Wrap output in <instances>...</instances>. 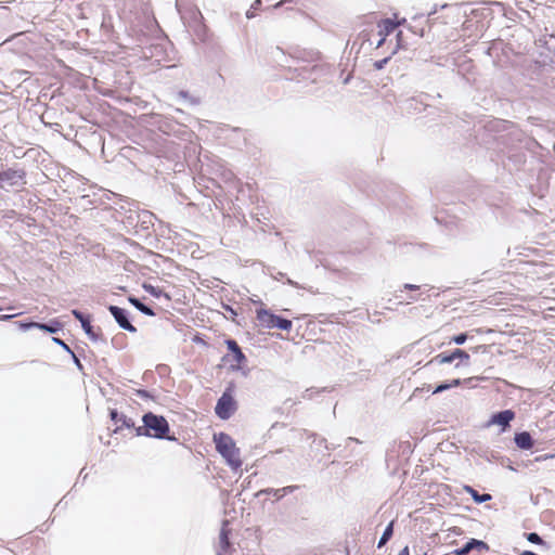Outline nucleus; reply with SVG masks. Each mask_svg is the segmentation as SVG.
Listing matches in <instances>:
<instances>
[{
    "mask_svg": "<svg viewBox=\"0 0 555 555\" xmlns=\"http://www.w3.org/2000/svg\"><path fill=\"white\" fill-rule=\"evenodd\" d=\"M214 442L216 444V450L232 469L236 470L241 468L243 465L241 451L230 435L225 433L215 434Z\"/></svg>",
    "mask_w": 555,
    "mask_h": 555,
    "instance_id": "1",
    "label": "nucleus"
},
{
    "mask_svg": "<svg viewBox=\"0 0 555 555\" xmlns=\"http://www.w3.org/2000/svg\"><path fill=\"white\" fill-rule=\"evenodd\" d=\"M142 421L143 426H140L135 429L137 436L145 435L157 439H176L175 437L168 436L170 427L167 420L164 416L149 412L143 415Z\"/></svg>",
    "mask_w": 555,
    "mask_h": 555,
    "instance_id": "2",
    "label": "nucleus"
},
{
    "mask_svg": "<svg viewBox=\"0 0 555 555\" xmlns=\"http://www.w3.org/2000/svg\"><path fill=\"white\" fill-rule=\"evenodd\" d=\"M235 384L229 383L224 392L217 401L215 412L221 420L230 418L237 410V402L234 399Z\"/></svg>",
    "mask_w": 555,
    "mask_h": 555,
    "instance_id": "3",
    "label": "nucleus"
},
{
    "mask_svg": "<svg viewBox=\"0 0 555 555\" xmlns=\"http://www.w3.org/2000/svg\"><path fill=\"white\" fill-rule=\"evenodd\" d=\"M256 318L260 326L269 330L280 328L283 331H289L293 325L291 320L283 319L262 308L256 311Z\"/></svg>",
    "mask_w": 555,
    "mask_h": 555,
    "instance_id": "4",
    "label": "nucleus"
},
{
    "mask_svg": "<svg viewBox=\"0 0 555 555\" xmlns=\"http://www.w3.org/2000/svg\"><path fill=\"white\" fill-rule=\"evenodd\" d=\"M26 172L22 168H7L0 170L1 189H18L26 184Z\"/></svg>",
    "mask_w": 555,
    "mask_h": 555,
    "instance_id": "5",
    "label": "nucleus"
},
{
    "mask_svg": "<svg viewBox=\"0 0 555 555\" xmlns=\"http://www.w3.org/2000/svg\"><path fill=\"white\" fill-rule=\"evenodd\" d=\"M121 202L129 204L128 201L125 199L121 195L107 190H101L96 199L89 201L90 204L94 205L93 208L101 207L105 209L114 208L113 205H118Z\"/></svg>",
    "mask_w": 555,
    "mask_h": 555,
    "instance_id": "6",
    "label": "nucleus"
},
{
    "mask_svg": "<svg viewBox=\"0 0 555 555\" xmlns=\"http://www.w3.org/2000/svg\"><path fill=\"white\" fill-rule=\"evenodd\" d=\"M227 346H228V349L231 352V354H228L227 357H224V360H230V361L234 362V364H232V366L234 369H240L241 365L246 361L245 354L242 352L237 343L233 339H228Z\"/></svg>",
    "mask_w": 555,
    "mask_h": 555,
    "instance_id": "7",
    "label": "nucleus"
},
{
    "mask_svg": "<svg viewBox=\"0 0 555 555\" xmlns=\"http://www.w3.org/2000/svg\"><path fill=\"white\" fill-rule=\"evenodd\" d=\"M108 310L121 328L131 333L137 332V328L129 322L124 309L117 306H111Z\"/></svg>",
    "mask_w": 555,
    "mask_h": 555,
    "instance_id": "8",
    "label": "nucleus"
},
{
    "mask_svg": "<svg viewBox=\"0 0 555 555\" xmlns=\"http://www.w3.org/2000/svg\"><path fill=\"white\" fill-rule=\"evenodd\" d=\"M111 418L115 424L114 433H118L125 428H134V422L124 414H119L116 410H111Z\"/></svg>",
    "mask_w": 555,
    "mask_h": 555,
    "instance_id": "9",
    "label": "nucleus"
},
{
    "mask_svg": "<svg viewBox=\"0 0 555 555\" xmlns=\"http://www.w3.org/2000/svg\"><path fill=\"white\" fill-rule=\"evenodd\" d=\"M405 23V18H403L402 21H399V22H396L391 18H383L378 22L377 24V27H378V36H384V37H387L388 35H390L391 33L395 31V29L401 25V24H404Z\"/></svg>",
    "mask_w": 555,
    "mask_h": 555,
    "instance_id": "10",
    "label": "nucleus"
},
{
    "mask_svg": "<svg viewBox=\"0 0 555 555\" xmlns=\"http://www.w3.org/2000/svg\"><path fill=\"white\" fill-rule=\"evenodd\" d=\"M192 18H193V23H194V25L192 26L194 33L196 34L198 39L204 41L205 38H206L207 28H206V26L202 22L203 21V15H202V13L199 12L198 9L192 10Z\"/></svg>",
    "mask_w": 555,
    "mask_h": 555,
    "instance_id": "11",
    "label": "nucleus"
},
{
    "mask_svg": "<svg viewBox=\"0 0 555 555\" xmlns=\"http://www.w3.org/2000/svg\"><path fill=\"white\" fill-rule=\"evenodd\" d=\"M474 548L488 550V545L483 541L470 539L464 546L456 548L453 553L455 555H467Z\"/></svg>",
    "mask_w": 555,
    "mask_h": 555,
    "instance_id": "12",
    "label": "nucleus"
},
{
    "mask_svg": "<svg viewBox=\"0 0 555 555\" xmlns=\"http://www.w3.org/2000/svg\"><path fill=\"white\" fill-rule=\"evenodd\" d=\"M515 417V413L512 410H505L493 415L492 422L503 426H508L509 422Z\"/></svg>",
    "mask_w": 555,
    "mask_h": 555,
    "instance_id": "13",
    "label": "nucleus"
},
{
    "mask_svg": "<svg viewBox=\"0 0 555 555\" xmlns=\"http://www.w3.org/2000/svg\"><path fill=\"white\" fill-rule=\"evenodd\" d=\"M515 443L518 448L529 450L533 447V440L529 433L522 431L515 435Z\"/></svg>",
    "mask_w": 555,
    "mask_h": 555,
    "instance_id": "14",
    "label": "nucleus"
},
{
    "mask_svg": "<svg viewBox=\"0 0 555 555\" xmlns=\"http://www.w3.org/2000/svg\"><path fill=\"white\" fill-rule=\"evenodd\" d=\"M508 126H509V122L506 120L493 119V120L488 121L485 125V129L488 131L499 132L501 130H506L508 128Z\"/></svg>",
    "mask_w": 555,
    "mask_h": 555,
    "instance_id": "15",
    "label": "nucleus"
},
{
    "mask_svg": "<svg viewBox=\"0 0 555 555\" xmlns=\"http://www.w3.org/2000/svg\"><path fill=\"white\" fill-rule=\"evenodd\" d=\"M464 491L466 493H468L473 500L476 502V503H483V502H487V501H490L491 500V495L489 493H485V494H479L477 490H475L473 487L470 486H464Z\"/></svg>",
    "mask_w": 555,
    "mask_h": 555,
    "instance_id": "16",
    "label": "nucleus"
},
{
    "mask_svg": "<svg viewBox=\"0 0 555 555\" xmlns=\"http://www.w3.org/2000/svg\"><path fill=\"white\" fill-rule=\"evenodd\" d=\"M319 72H321V68L320 66L318 65H311V66H305L302 68H300V76H302L304 78H311L312 81H315V76H313L314 74L317 75Z\"/></svg>",
    "mask_w": 555,
    "mask_h": 555,
    "instance_id": "17",
    "label": "nucleus"
},
{
    "mask_svg": "<svg viewBox=\"0 0 555 555\" xmlns=\"http://www.w3.org/2000/svg\"><path fill=\"white\" fill-rule=\"evenodd\" d=\"M426 23L424 21H417V22H414L412 20V22L409 24L408 28L409 30H411L413 34L420 36V37H424L425 36V25Z\"/></svg>",
    "mask_w": 555,
    "mask_h": 555,
    "instance_id": "18",
    "label": "nucleus"
},
{
    "mask_svg": "<svg viewBox=\"0 0 555 555\" xmlns=\"http://www.w3.org/2000/svg\"><path fill=\"white\" fill-rule=\"evenodd\" d=\"M392 534H393V521H390L389 525L386 527V529L378 542V547L384 546L388 542V540H390Z\"/></svg>",
    "mask_w": 555,
    "mask_h": 555,
    "instance_id": "19",
    "label": "nucleus"
},
{
    "mask_svg": "<svg viewBox=\"0 0 555 555\" xmlns=\"http://www.w3.org/2000/svg\"><path fill=\"white\" fill-rule=\"evenodd\" d=\"M437 10H438V7L434 5V8L427 14L414 15L413 21L414 22L424 21L426 23V25H428V27L430 28V16L436 14Z\"/></svg>",
    "mask_w": 555,
    "mask_h": 555,
    "instance_id": "20",
    "label": "nucleus"
},
{
    "mask_svg": "<svg viewBox=\"0 0 555 555\" xmlns=\"http://www.w3.org/2000/svg\"><path fill=\"white\" fill-rule=\"evenodd\" d=\"M452 361H454V359H453V356L451 352L450 354L439 353V354L435 356L428 363L443 364V363H451Z\"/></svg>",
    "mask_w": 555,
    "mask_h": 555,
    "instance_id": "21",
    "label": "nucleus"
},
{
    "mask_svg": "<svg viewBox=\"0 0 555 555\" xmlns=\"http://www.w3.org/2000/svg\"><path fill=\"white\" fill-rule=\"evenodd\" d=\"M130 302L141 312H143L146 315H154V312L151 308L143 305L139 299L137 298H130Z\"/></svg>",
    "mask_w": 555,
    "mask_h": 555,
    "instance_id": "22",
    "label": "nucleus"
},
{
    "mask_svg": "<svg viewBox=\"0 0 555 555\" xmlns=\"http://www.w3.org/2000/svg\"><path fill=\"white\" fill-rule=\"evenodd\" d=\"M59 327H60V323L57 321H53L52 324H50V325L37 322V328H40V330H43V331H47L50 333L57 332Z\"/></svg>",
    "mask_w": 555,
    "mask_h": 555,
    "instance_id": "23",
    "label": "nucleus"
},
{
    "mask_svg": "<svg viewBox=\"0 0 555 555\" xmlns=\"http://www.w3.org/2000/svg\"><path fill=\"white\" fill-rule=\"evenodd\" d=\"M461 385V379H453L450 384H441L436 387V389L433 391L434 393L442 392L451 387H457Z\"/></svg>",
    "mask_w": 555,
    "mask_h": 555,
    "instance_id": "24",
    "label": "nucleus"
},
{
    "mask_svg": "<svg viewBox=\"0 0 555 555\" xmlns=\"http://www.w3.org/2000/svg\"><path fill=\"white\" fill-rule=\"evenodd\" d=\"M452 356H453V359H465V360H468L469 359V354L465 351V350H462V349H455L453 352H452Z\"/></svg>",
    "mask_w": 555,
    "mask_h": 555,
    "instance_id": "25",
    "label": "nucleus"
},
{
    "mask_svg": "<svg viewBox=\"0 0 555 555\" xmlns=\"http://www.w3.org/2000/svg\"><path fill=\"white\" fill-rule=\"evenodd\" d=\"M527 540L534 544L543 543V540L541 539V537L535 532H531V533L527 534Z\"/></svg>",
    "mask_w": 555,
    "mask_h": 555,
    "instance_id": "26",
    "label": "nucleus"
},
{
    "mask_svg": "<svg viewBox=\"0 0 555 555\" xmlns=\"http://www.w3.org/2000/svg\"><path fill=\"white\" fill-rule=\"evenodd\" d=\"M389 60H390V56H386L382 60L375 61L373 66L375 69L380 70L386 66V64L389 62Z\"/></svg>",
    "mask_w": 555,
    "mask_h": 555,
    "instance_id": "27",
    "label": "nucleus"
},
{
    "mask_svg": "<svg viewBox=\"0 0 555 555\" xmlns=\"http://www.w3.org/2000/svg\"><path fill=\"white\" fill-rule=\"evenodd\" d=\"M178 94H179V96H180V98H183V99L189 100V101L191 102V104H193V105L198 104V101H197L196 99H194L193 96H191V95L189 94V92H188V91H185V90H181V91H179V93H178Z\"/></svg>",
    "mask_w": 555,
    "mask_h": 555,
    "instance_id": "28",
    "label": "nucleus"
},
{
    "mask_svg": "<svg viewBox=\"0 0 555 555\" xmlns=\"http://www.w3.org/2000/svg\"><path fill=\"white\" fill-rule=\"evenodd\" d=\"M466 339H467V335L462 333V334H459L456 336H453L451 338V343H454L456 345H462V344H464L466 341Z\"/></svg>",
    "mask_w": 555,
    "mask_h": 555,
    "instance_id": "29",
    "label": "nucleus"
},
{
    "mask_svg": "<svg viewBox=\"0 0 555 555\" xmlns=\"http://www.w3.org/2000/svg\"><path fill=\"white\" fill-rule=\"evenodd\" d=\"M220 543L222 544L223 550H227L230 544L228 533L224 530H222L220 533Z\"/></svg>",
    "mask_w": 555,
    "mask_h": 555,
    "instance_id": "30",
    "label": "nucleus"
},
{
    "mask_svg": "<svg viewBox=\"0 0 555 555\" xmlns=\"http://www.w3.org/2000/svg\"><path fill=\"white\" fill-rule=\"evenodd\" d=\"M547 49L553 51L555 54V34L550 35V39L546 41Z\"/></svg>",
    "mask_w": 555,
    "mask_h": 555,
    "instance_id": "31",
    "label": "nucleus"
},
{
    "mask_svg": "<svg viewBox=\"0 0 555 555\" xmlns=\"http://www.w3.org/2000/svg\"><path fill=\"white\" fill-rule=\"evenodd\" d=\"M18 327L22 328V330H28V328H31V327H36L37 328V322H29V323L18 322Z\"/></svg>",
    "mask_w": 555,
    "mask_h": 555,
    "instance_id": "32",
    "label": "nucleus"
},
{
    "mask_svg": "<svg viewBox=\"0 0 555 555\" xmlns=\"http://www.w3.org/2000/svg\"><path fill=\"white\" fill-rule=\"evenodd\" d=\"M81 325L83 327V330L90 334L91 333V325H90V322L88 319H86L83 322H81Z\"/></svg>",
    "mask_w": 555,
    "mask_h": 555,
    "instance_id": "33",
    "label": "nucleus"
},
{
    "mask_svg": "<svg viewBox=\"0 0 555 555\" xmlns=\"http://www.w3.org/2000/svg\"><path fill=\"white\" fill-rule=\"evenodd\" d=\"M261 5H262L261 0H255L251 4V10H255V11L260 10Z\"/></svg>",
    "mask_w": 555,
    "mask_h": 555,
    "instance_id": "34",
    "label": "nucleus"
},
{
    "mask_svg": "<svg viewBox=\"0 0 555 555\" xmlns=\"http://www.w3.org/2000/svg\"><path fill=\"white\" fill-rule=\"evenodd\" d=\"M73 314L76 319H78L80 322H83L86 320V318L82 315L81 312H79L78 310H73Z\"/></svg>",
    "mask_w": 555,
    "mask_h": 555,
    "instance_id": "35",
    "label": "nucleus"
},
{
    "mask_svg": "<svg viewBox=\"0 0 555 555\" xmlns=\"http://www.w3.org/2000/svg\"><path fill=\"white\" fill-rule=\"evenodd\" d=\"M287 2H292V3H297L298 0H282L280 2H278L274 8H280L281 5H283L284 3H287Z\"/></svg>",
    "mask_w": 555,
    "mask_h": 555,
    "instance_id": "36",
    "label": "nucleus"
},
{
    "mask_svg": "<svg viewBox=\"0 0 555 555\" xmlns=\"http://www.w3.org/2000/svg\"><path fill=\"white\" fill-rule=\"evenodd\" d=\"M396 37H397V49L402 48V40H401L402 33L399 31Z\"/></svg>",
    "mask_w": 555,
    "mask_h": 555,
    "instance_id": "37",
    "label": "nucleus"
},
{
    "mask_svg": "<svg viewBox=\"0 0 555 555\" xmlns=\"http://www.w3.org/2000/svg\"><path fill=\"white\" fill-rule=\"evenodd\" d=\"M53 340H54L56 344H59V345H61L62 347H64L65 349L69 350L68 346H67V345H66L62 339H60V338H53Z\"/></svg>",
    "mask_w": 555,
    "mask_h": 555,
    "instance_id": "38",
    "label": "nucleus"
},
{
    "mask_svg": "<svg viewBox=\"0 0 555 555\" xmlns=\"http://www.w3.org/2000/svg\"><path fill=\"white\" fill-rule=\"evenodd\" d=\"M385 41H386V37L379 36V39L376 43V48H380L385 43Z\"/></svg>",
    "mask_w": 555,
    "mask_h": 555,
    "instance_id": "39",
    "label": "nucleus"
},
{
    "mask_svg": "<svg viewBox=\"0 0 555 555\" xmlns=\"http://www.w3.org/2000/svg\"><path fill=\"white\" fill-rule=\"evenodd\" d=\"M246 17L248 20L255 17V10H251V8L246 12Z\"/></svg>",
    "mask_w": 555,
    "mask_h": 555,
    "instance_id": "40",
    "label": "nucleus"
},
{
    "mask_svg": "<svg viewBox=\"0 0 555 555\" xmlns=\"http://www.w3.org/2000/svg\"><path fill=\"white\" fill-rule=\"evenodd\" d=\"M398 555H410L409 546H404Z\"/></svg>",
    "mask_w": 555,
    "mask_h": 555,
    "instance_id": "41",
    "label": "nucleus"
},
{
    "mask_svg": "<svg viewBox=\"0 0 555 555\" xmlns=\"http://www.w3.org/2000/svg\"><path fill=\"white\" fill-rule=\"evenodd\" d=\"M520 555H538L531 551H524Z\"/></svg>",
    "mask_w": 555,
    "mask_h": 555,
    "instance_id": "42",
    "label": "nucleus"
},
{
    "mask_svg": "<svg viewBox=\"0 0 555 555\" xmlns=\"http://www.w3.org/2000/svg\"><path fill=\"white\" fill-rule=\"evenodd\" d=\"M404 287L409 288V289H416L417 288V286L411 285V284H405Z\"/></svg>",
    "mask_w": 555,
    "mask_h": 555,
    "instance_id": "43",
    "label": "nucleus"
},
{
    "mask_svg": "<svg viewBox=\"0 0 555 555\" xmlns=\"http://www.w3.org/2000/svg\"><path fill=\"white\" fill-rule=\"evenodd\" d=\"M266 493H271V492H274V495H278V493L280 492V490H264Z\"/></svg>",
    "mask_w": 555,
    "mask_h": 555,
    "instance_id": "44",
    "label": "nucleus"
},
{
    "mask_svg": "<svg viewBox=\"0 0 555 555\" xmlns=\"http://www.w3.org/2000/svg\"><path fill=\"white\" fill-rule=\"evenodd\" d=\"M225 177H227L228 180H230V179H232L233 173L231 171H229Z\"/></svg>",
    "mask_w": 555,
    "mask_h": 555,
    "instance_id": "45",
    "label": "nucleus"
},
{
    "mask_svg": "<svg viewBox=\"0 0 555 555\" xmlns=\"http://www.w3.org/2000/svg\"><path fill=\"white\" fill-rule=\"evenodd\" d=\"M443 204L444 205H456V202L451 201V202H444Z\"/></svg>",
    "mask_w": 555,
    "mask_h": 555,
    "instance_id": "46",
    "label": "nucleus"
},
{
    "mask_svg": "<svg viewBox=\"0 0 555 555\" xmlns=\"http://www.w3.org/2000/svg\"><path fill=\"white\" fill-rule=\"evenodd\" d=\"M176 7H177L178 11H179V12H181V11H180V1H179V0H177V2H176Z\"/></svg>",
    "mask_w": 555,
    "mask_h": 555,
    "instance_id": "47",
    "label": "nucleus"
},
{
    "mask_svg": "<svg viewBox=\"0 0 555 555\" xmlns=\"http://www.w3.org/2000/svg\"><path fill=\"white\" fill-rule=\"evenodd\" d=\"M292 489H293L292 487H285L282 490L285 492V491H292Z\"/></svg>",
    "mask_w": 555,
    "mask_h": 555,
    "instance_id": "48",
    "label": "nucleus"
},
{
    "mask_svg": "<svg viewBox=\"0 0 555 555\" xmlns=\"http://www.w3.org/2000/svg\"><path fill=\"white\" fill-rule=\"evenodd\" d=\"M10 318H11L10 315H2L0 319H1V320H8V319H10Z\"/></svg>",
    "mask_w": 555,
    "mask_h": 555,
    "instance_id": "49",
    "label": "nucleus"
},
{
    "mask_svg": "<svg viewBox=\"0 0 555 555\" xmlns=\"http://www.w3.org/2000/svg\"><path fill=\"white\" fill-rule=\"evenodd\" d=\"M461 203H462L463 205H465V206H467V205H468V203H467V202H465V201H461Z\"/></svg>",
    "mask_w": 555,
    "mask_h": 555,
    "instance_id": "50",
    "label": "nucleus"
}]
</instances>
